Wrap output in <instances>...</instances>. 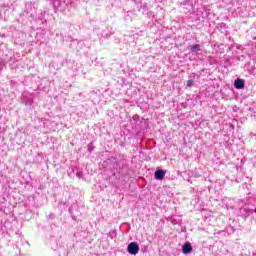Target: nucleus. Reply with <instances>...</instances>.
<instances>
[{
  "mask_svg": "<svg viewBox=\"0 0 256 256\" xmlns=\"http://www.w3.org/2000/svg\"><path fill=\"white\" fill-rule=\"evenodd\" d=\"M234 87L236 89H243V87H245V80L243 79H236L234 82Z\"/></svg>",
  "mask_w": 256,
  "mask_h": 256,
  "instance_id": "obj_2",
  "label": "nucleus"
},
{
  "mask_svg": "<svg viewBox=\"0 0 256 256\" xmlns=\"http://www.w3.org/2000/svg\"><path fill=\"white\" fill-rule=\"evenodd\" d=\"M191 51L195 53L196 51H199V45H194L191 47Z\"/></svg>",
  "mask_w": 256,
  "mask_h": 256,
  "instance_id": "obj_5",
  "label": "nucleus"
},
{
  "mask_svg": "<svg viewBox=\"0 0 256 256\" xmlns=\"http://www.w3.org/2000/svg\"><path fill=\"white\" fill-rule=\"evenodd\" d=\"M163 177H165V171L157 170L155 172V179L161 180V179H163Z\"/></svg>",
  "mask_w": 256,
  "mask_h": 256,
  "instance_id": "obj_4",
  "label": "nucleus"
},
{
  "mask_svg": "<svg viewBox=\"0 0 256 256\" xmlns=\"http://www.w3.org/2000/svg\"><path fill=\"white\" fill-rule=\"evenodd\" d=\"M127 251L130 255H137L139 253V244L131 242L127 247Z\"/></svg>",
  "mask_w": 256,
  "mask_h": 256,
  "instance_id": "obj_1",
  "label": "nucleus"
},
{
  "mask_svg": "<svg viewBox=\"0 0 256 256\" xmlns=\"http://www.w3.org/2000/svg\"><path fill=\"white\" fill-rule=\"evenodd\" d=\"M193 251V247H191V244L186 243L183 246V253L184 255H189V253H191Z\"/></svg>",
  "mask_w": 256,
  "mask_h": 256,
  "instance_id": "obj_3",
  "label": "nucleus"
},
{
  "mask_svg": "<svg viewBox=\"0 0 256 256\" xmlns=\"http://www.w3.org/2000/svg\"><path fill=\"white\" fill-rule=\"evenodd\" d=\"M187 87H193V80H188L186 82Z\"/></svg>",
  "mask_w": 256,
  "mask_h": 256,
  "instance_id": "obj_6",
  "label": "nucleus"
}]
</instances>
